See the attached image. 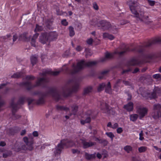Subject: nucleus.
Segmentation results:
<instances>
[{
	"mask_svg": "<svg viewBox=\"0 0 161 161\" xmlns=\"http://www.w3.org/2000/svg\"><path fill=\"white\" fill-rule=\"evenodd\" d=\"M113 55L112 54L108 53H106L105 54V57L108 59L112 57Z\"/></svg>",
	"mask_w": 161,
	"mask_h": 161,
	"instance_id": "obj_51",
	"label": "nucleus"
},
{
	"mask_svg": "<svg viewBox=\"0 0 161 161\" xmlns=\"http://www.w3.org/2000/svg\"><path fill=\"white\" fill-rule=\"evenodd\" d=\"M123 131V130L122 128L119 127L117 129V132L118 133L120 134Z\"/></svg>",
	"mask_w": 161,
	"mask_h": 161,
	"instance_id": "obj_60",
	"label": "nucleus"
},
{
	"mask_svg": "<svg viewBox=\"0 0 161 161\" xmlns=\"http://www.w3.org/2000/svg\"><path fill=\"white\" fill-rule=\"evenodd\" d=\"M81 143L83 145V147L84 148H86L96 145V143L92 142H87L84 140H81Z\"/></svg>",
	"mask_w": 161,
	"mask_h": 161,
	"instance_id": "obj_15",
	"label": "nucleus"
},
{
	"mask_svg": "<svg viewBox=\"0 0 161 161\" xmlns=\"http://www.w3.org/2000/svg\"><path fill=\"white\" fill-rule=\"evenodd\" d=\"M72 151L73 154L77 153L79 154L80 153V151L77 149H72Z\"/></svg>",
	"mask_w": 161,
	"mask_h": 161,
	"instance_id": "obj_52",
	"label": "nucleus"
},
{
	"mask_svg": "<svg viewBox=\"0 0 161 161\" xmlns=\"http://www.w3.org/2000/svg\"><path fill=\"white\" fill-rule=\"evenodd\" d=\"M133 14L134 15V17L137 18V20L146 23H148L149 22L148 16L144 14V11L142 9L138 10V12H137L136 10V13Z\"/></svg>",
	"mask_w": 161,
	"mask_h": 161,
	"instance_id": "obj_6",
	"label": "nucleus"
},
{
	"mask_svg": "<svg viewBox=\"0 0 161 161\" xmlns=\"http://www.w3.org/2000/svg\"><path fill=\"white\" fill-rule=\"evenodd\" d=\"M74 145V142L71 141H69L67 140H63L61 141L60 143L58 144L55 148L54 154L55 156L59 155L62 150L63 149L64 146L67 147H72Z\"/></svg>",
	"mask_w": 161,
	"mask_h": 161,
	"instance_id": "obj_5",
	"label": "nucleus"
},
{
	"mask_svg": "<svg viewBox=\"0 0 161 161\" xmlns=\"http://www.w3.org/2000/svg\"><path fill=\"white\" fill-rule=\"evenodd\" d=\"M105 91L106 92L109 94H111L112 93L111 85L109 82H108V83L107 86L105 89Z\"/></svg>",
	"mask_w": 161,
	"mask_h": 161,
	"instance_id": "obj_32",
	"label": "nucleus"
},
{
	"mask_svg": "<svg viewBox=\"0 0 161 161\" xmlns=\"http://www.w3.org/2000/svg\"><path fill=\"white\" fill-rule=\"evenodd\" d=\"M85 157L87 160H91L92 159L95 158H96V153L89 154L86 152L85 154Z\"/></svg>",
	"mask_w": 161,
	"mask_h": 161,
	"instance_id": "obj_22",
	"label": "nucleus"
},
{
	"mask_svg": "<svg viewBox=\"0 0 161 161\" xmlns=\"http://www.w3.org/2000/svg\"><path fill=\"white\" fill-rule=\"evenodd\" d=\"M161 95V89L159 88H156L155 91L152 93L151 96V98H155L158 96Z\"/></svg>",
	"mask_w": 161,
	"mask_h": 161,
	"instance_id": "obj_13",
	"label": "nucleus"
},
{
	"mask_svg": "<svg viewBox=\"0 0 161 161\" xmlns=\"http://www.w3.org/2000/svg\"><path fill=\"white\" fill-rule=\"evenodd\" d=\"M71 108H72V114H73L74 115H75L78 111V107L77 106L73 105L71 107Z\"/></svg>",
	"mask_w": 161,
	"mask_h": 161,
	"instance_id": "obj_39",
	"label": "nucleus"
},
{
	"mask_svg": "<svg viewBox=\"0 0 161 161\" xmlns=\"http://www.w3.org/2000/svg\"><path fill=\"white\" fill-rule=\"evenodd\" d=\"M18 38V36L17 34H15L13 36V42H15Z\"/></svg>",
	"mask_w": 161,
	"mask_h": 161,
	"instance_id": "obj_54",
	"label": "nucleus"
},
{
	"mask_svg": "<svg viewBox=\"0 0 161 161\" xmlns=\"http://www.w3.org/2000/svg\"><path fill=\"white\" fill-rule=\"evenodd\" d=\"M130 50L129 48L127 47H125L123 49V51L121 52L116 51L115 52V53L117 54L120 55H122L124 54L126 52L129 51Z\"/></svg>",
	"mask_w": 161,
	"mask_h": 161,
	"instance_id": "obj_26",
	"label": "nucleus"
},
{
	"mask_svg": "<svg viewBox=\"0 0 161 161\" xmlns=\"http://www.w3.org/2000/svg\"><path fill=\"white\" fill-rule=\"evenodd\" d=\"M140 80L143 82L147 81L148 80L151 79L150 75H143L140 77Z\"/></svg>",
	"mask_w": 161,
	"mask_h": 161,
	"instance_id": "obj_25",
	"label": "nucleus"
},
{
	"mask_svg": "<svg viewBox=\"0 0 161 161\" xmlns=\"http://www.w3.org/2000/svg\"><path fill=\"white\" fill-rule=\"evenodd\" d=\"M148 2L149 4L151 6H153L154 5L155 3V2L154 1L150 0H148Z\"/></svg>",
	"mask_w": 161,
	"mask_h": 161,
	"instance_id": "obj_57",
	"label": "nucleus"
},
{
	"mask_svg": "<svg viewBox=\"0 0 161 161\" xmlns=\"http://www.w3.org/2000/svg\"><path fill=\"white\" fill-rule=\"evenodd\" d=\"M131 71V69L130 68H128V69L125 70H123L122 72V74H125L129 72L130 71Z\"/></svg>",
	"mask_w": 161,
	"mask_h": 161,
	"instance_id": "obj_55",
	"label": "nucleus"
},
{
	"mask_svg": "<svg viewBox=\"0 0 161 161\" xmlns=\"http://www.w3.org/2000/svg\"><path fill=\"white\" fill-rule=\"evenodd\" d=\"M106 134L112 140H113V138L114 137V136L112 132H106Z\"/></svg>",
	"mask_w": 161,
	"mask_h": 161,
	"instance_id": "obj_47",
	"label": "nucleus"
},
{
	"mask_svg": "<svg viewBox=\"0 0 161 161\" xmlns=\"http://www.w3.org/2000/svg\"><path fill=\"white\" fill-rule=\"evenodd\" d=\"M51 93L53 98L56 100H58L60 98V92L56 90L52 89Z\"/></svg>",
	"mask_w": 161,
	"mask_h": 161,
	"instance_id": "obj_16",
	"label": "nucleus"
},
{
	"mask_svg": "<svg viewBox=\"0 0 161 161\" xmlns=\"http://www.w3.org/2000/svg\"><path fill=\"white\" fill-rule=\"evenodd\" d=\"M97 25L101 29L104 31L109 30L111 26V24L106 20H101L97 22Z\"/></svg>",
	"mask_w": 161,
	"mask_h": 161,
	"instance_id": "obj_7",
	"label": "nucleus"
},
{
	"mask_svg": "<svg viewBox=\"0 0 161 161\" xmlns=\"http://www.w3.org/2000/svg\"><path fill=\"white\" fill-rule=\"evenodd\" d=\"M161 75L159 74H156L153 75V77L155 79H158L160 78Z\"/></svg>",
	"mask_w": 161,
	"mask_h": 161,
	"instance_id": "obj_59",
	"label": "nucleus"
},
{
	"mask_svg": "<svg viewBox=\"0 0 161 161\" xmlns=\"http://www.w3.org/2000/svg\"><path fill=\"white\" fill-rule=\"evenodd\" d=\"M39 35V34L38 33H36L33 36L31 40V44L32 46L34 47L36 46V40L37 38Z\"/></svg>",
	"mask_w": 161,
	"mask_h": 161,
	"instance_id": "obj_23",
	"label": "nucleus"
},
{
	"mask_svg": "<svg viewBox=\"0 0 161 161\" xmlns=\"http://www.w3.org/2000/svg\"><path fill=\"white\" fill-rule=\"evenodd\" d=\"M49 42L56 40L57 39L58 35L55 31L47 33Z\"/></svg>",
	"mask_w": 161,
	"mask_h": 161,
	"instance_id": "obj_12",
	"label": "nucleus"
},
{
	"mask_svg": "<svg viewBox=\"0 0 161 161\" xmlns=\"http://www.w3.org/2000/svg\"><path fill=\"white\" fill-rule=\"evenodd\" d=\"M138 64V61L137 59L134 58L132 59L129 63V65L134 66Z\"/></svg>",
	"mask_w": 161,
	"mask_h": 161,
	"instance_id": "obj_33",
	"label": "nucleus"
},
{
	"mask_svg": "<svg viewBox=\"0 0 161 161\" xmlns=\"http://www.w3.org/2000/svg\"><path fill=\"white\" fill-rule=\"evenodd\" d=\"M27 100L28 101L29 105H30L34 101V100L33 99L31 98H28Z\"/></svg>",
	"mask_w": 161,
	"mask_h": 161,
	"instance_id": "obj_62",
	"label": "nucleus"
},
{
	"mask_svg": "<svg viewBox=\"0 0 161 161\" xmlns=\"http://www.w3.org/2000/svg\"><path fill=\"white\" fill-rule=\"evenodd\" d=\"M93 8L95 9L96 10H98V7L96 3H94L93 4Z\"/></svg>",
	"mask_w": 161,
	"mask_h": 161,
	"instance_id": "obj_56",
	"label": "nucleus"
},
{
	"mask_svg": "<svg viewBox=\"0 0 161 161\" xmlns=\"http://www.w3.org/2000/svg\"><path fill=\"white\" fill-rule=\"evenodd\" d=\"M139 69L137 68H136L134 70L132 71V73L133 74H135L139 72Z\"/></svg>",
	"mask_w": 161,
	"mask_h": 161,
	"instance_id": "obj_63",
	"label": "nucleus"
},
{
	"mask_svg": "<svg viewBox=\"0 0 161 161\" xmlns=\"http://www.w3.org/2000/svg\"><path fill=\"white\" fill-rule=\"evenodd\" d=\"M123 83L126 86H131V82L125 80L123 81Z\"/></svg>",
	"mask_w": 161,
	"mask_h": 161,
	"instance_id": "obj_53",
	"label": "nucleus"
},
{
	"mask_svg": "<svg viewBox=\"0 0 161 161\" xmlns=\"http://www.w3.org/2000/svg\"><path fill=\"white\" fill-rule=\"evenodd\" d=\"M97 64L96 61L85 62L84 60H81L78 62L76 66L74 64L72 66V69L70 70L72 74L76 73L81 70L86 66L91 67Z\"/></svg>",
	"mask_w": 161,
	"mask_h": 161,
	"instance_id": "obj_2",
	"label": "nucleus"
},
{
	"mask_svg": "<svg viewBox=\"0 0 161 161\" xmlns=\"http://www.w3.org/2000/svg\"><path fill=\"white\" fill-rule=\"evenodd\" d=\"M139 91L141 92V95L143 97H146L149 95V93L147 92L143 88H140Z\"/></svg>",
	"mask_w": 161,
	"mask_h": 161,
	"instance_id": "obj_31",
	"label": "nucleus"
},
{
	"mask_svg": "<svg viewBox=\"0 0 161 161\" xmlns=\"http://www.w3.org/2000/svg\"><path fill=\"white\" fill-rule=\"evenodd\" d=\"M27 33H24L19 36V39L20 40H23L28 42L30 40V37L27 36Z\"/></svg>",
	"mask_w": 161,
	"mask_h": 161,
	"instance_id": "obj_18",
	"label": "nucleus"
},
{
	"mask_svg": "<svg viewBox=\"0 0 161 161\" xmlns=\"http://www.w3.org/2000/svg\"><path fill=\"white\" fill-rule=\"evenodd\" d=\"M148 110L142 106H138L136 108V112L139 115L140 119L143 118L147 114Z\"/></svg>",
	"mask_w": 161,
	"mask_h": 161,
	"instance_id": "obj_8",
	"label": "nucleus"
},
{
	"mask_svg": "<svg viewBox=\"0 0 161 161\" xmlns=\"http://www.w3.org/2000/svg\"><path fill=\"white\" fill-rule=\"evenodd\" d=\"M121 81L122 80L121 79H118L114 84V88H116L119 86V84L121 83Z\"/></svg>",
	"mask_w": 161,
	"mask_h": 161,
	"instance_id": "obj_46",
	"label": "nucleus"
},
{
	"mask_svg": "<svg viewBox=\"0 0 161 161\" xmlns=\"http://www.w3.org/2000/svg\"><path fill=\"white\" fill-rule=\"evenodd\" d=\"M99 143L102 144L104 146H106L108 144V142L105 139H100Z\"/></svg>",
	"mask_w": 161,
	"mask_h": 161,
	"instance_id": "obj_44",
	"label": "nucleus"
},
{
	"mask_svg": "<svg viewBox=\"0 0 161 161\" xmlns=\"http://www.w3.org/2000/svg\"><path fill=\"white\" fill-rule=\"evenodd\" d=\"M105 86V83H103L101 84H100L97 88V90L98 91L100 92L103 90Z\"/></svg>",
	"mask_w": 161,
	"mask_h": 161,
	"instance_id": "obj_41",
	"label": "nucleus"
},
{
	"mask_svg": "<svg viewBox=\"0 0 161 161\" xmlns=\"http://www.w3.org/2000/svg\"><path fill=\"white\" fill-rule=\"evenodd\" d=\"M153 118L155 119H158L161 117V111H154L151 114Z\"/></svg>",
	"mask_w": 161,
	"mask_h": 161,
	"instance_id": "obj_17",
	"label": "nucleus"
},
{
	"mask_svg": "<svg viewBox=\"0 0 161 161\" xmlns=\"http://www.w3.org/2000/svg\"><path fill=\"white\" fill-rule=\"evenodd\" d=\"M79 86V83H75V85L73 86L72 91L73 92L76 91L78 89Z\"/></svg>",
	"mask_w": 161,
	"mask_h": 161,
	"instance_id": "obj_43",
	"label": "nucleus"
},
{
	"mask_svg": "<svg viewBox=\"0 0 161 161\" xmlns=\"http://www.w3.org/2000/svg\"><path fill=\"white\" fill-rule=\"evenodd\" d=\"M124 149L127 153H129L130 152L132 151V147L130 145H127L124 147Z\"/></svg>",
	"mask_w": 161,
	"mask_h": 161,
	"instance_id": "obj_38",
	"label": "nucleus"
},
{
	"mask_svg": "<svg viewBox=\"0 0 161 161\" xmlns=\"http://www.w3.org/2000/svg\"><path fill=\"white\" fill-rule=\"evenodd\" d=\"M47 33H42L38 39L39 42L43 44L49 42Z\"/></svg>",
	"mask_w": 161,
	"mask_h": 161,
	"instance_id": "obj_9",
	"label": "nucleus"
},
{
	"mask_svg": "<svg viewBox=\"0 0 161 161\" xmlns=\"http://www.w3.org/2000/svg\"><path fill=\"white\" fill-rule=\"evenodd\" d=\"M101 105H104L105 107L104 109H103V112L109 115H114L115 113V111L113 109H110L108 105L106 103H103V104L101 103Z\"/></svg>",
	"mask_w": 161,
	"mask_h": 161,
	"instance_id": "obj_10",
	"label": "nucleus"
},
{
	"mask_svg": "<svg viewBox=\"0 0 161 161\" xmlns=\"http://www.w3.org/2000/svg\"><path fill=\"white\" fill-rule=\"evenodd\" d=\"M129 7L130 10L132 14L136 13V8L139 6V4L136 1L130 0L129 1Z\"/></svg>",
	"mask_w": 161,
	"mask_h": 161,
	"instance_id": "obj_11",
	"label": "nucleus"
},
{
	"mask_svg": "<svg viewBox=\"0 0 161 161\" xmlns=\"http://www.w3.org/2000/svg\"><path fill=\"white\" fill-rule=\"evenodd\" d=\"M56 108L58 110H65L66 111H69V108L65 107H63L59 105H57L56 106Z\"/></svg>",
	"mask_w": 161,
	"mask_h": 161,
	"instance_id": "obj_35",
	"label": "nucleus"
},
{
	"mask_svg": "<svg viewBox=\"0 0 161 161\" xmlns=\"http://www.w3.org/2000/svg\"><path fill=\"white\" fill-rule=\"evenodd\" d=\"M62 24L63 25L65 26L67 25H68V22L66 21V19H64L62 21Z\"/></svg>",
	"mask_w": 161,
	"mask_h": 161,
	"instance_id": "obj_58",
	"label": "nucleus"
},
{
	"mask_svg": "<svg viewBox=\"0 0 161 161\" xmlns=\"http://www.w3.org/2000/svg\"><path fill=\"white\" fill-rule=\"evenodd\" d=\"M160 43H161V38H157L149 42L148 44L146 45V46L149 47L153 44Z\"/></svg>",
	"mask_w": 161,
	"mask_h": 161,
	"instance_id": "obj_19",
	"label": "nucleus"
},
{
	"mask_svg": "<svg viewBox=\"0 0 161 161\" xmlns=\"http://www.w3.org/2000/svg\"><path fill=\"white\" fill-rule=\"evenodd\" d=\"M31 63L32 65H34L37 62V56L36 55L32 56L31 57Z\"/></svg>",
	"mask_w": 161,
	"mask_h": 161,
	"instance_id": "obj_29",
	"label": "nucleus"
},
{
	"mask_svg": "<svg viewBox=\"0 0 161 161\" xmlns=\"http://www.w3.org/2000/svg\"><path fill=\"white\" fill-rule=\"evenodd\" d=\"M93 90L92 87L89 86H87L84 88L83 91V94L87 95L89 93L91 92Z\"/></svg>",
	"mask_w": 161,
	"mask_h": 161,
	"instance_id": "obj_21",
	"label": "nucleus"
},
{
	"mask_svg": "<svg viewBox=\"0 0 161 161\" xmlns=\"http://www.w3.org/2000/svg\"><path fill=\"white\" fill-rule=\"evenodd\" d=\"M118 126V125L117 123H114L112 126V128L115 129L117 128Z\"/></svg>",
	"mask_w": 161,
	"mask_h": 161,
	"instance_id": "obj_61",
	"label": "nucleus"
},
{
	"mask_svg": "<svg viewBox=\"0 0 161 161\" xmlns=\"http://www.w3.org/2000/svg\"><path fill=\"white\" fill-rule=\"evenodd\" d=\"M33 138L32 136H30L29 138L26 136L24 137L23 138V140L26 145H21V147H20L18 146L19 144L16 143L15 145V148L19 150L22 149L24 150H28L30 151L32 150L33 148V146L34 143Z\"/></svg>",
	"mask_w": 161,
	"mask_h": 161,
	"instance_id": "obj_3",
	"label": "nucleus"
},
{
	"mask_svg": "<svg viewBox=\"0 0 161 161\" xmlns=\"http://www.w3.org/2000/svg\"><path fill=\"white\" fill-rule=\"evenodd\" d=\"M161 105L159 104H155L153 106V110L154 111H161Z\"/></svg>",
	"mask_w": 161,
	"mask_h": 161,
	"instance_id": "obj_34",
	"label": "nucleus"
},
{
	"mask_svg": "<svg viewBox=\"0 0 161 161\" xmlns=\"http://www.w3.org/2000/svg\"><path fill=\"white\" fill-rule=\"evenodd\" d=\"M60 72V71H57L51 72L49 71L45 70H43L42 73H40L39 74L41 76H44L47 74H51L52 75L55 76L58 75Z\"/></svg>",
	"mask_w": 161,
	"mask_h": 161,
	"instance_id": "obj_14",
	"label": "nucleus"
},
{
	"mask_svg": "<svg viewBox=\"0 0 161 161\" xmlns=\"http://www.w3.org/2000/svg\"><path fill=\"white\" fill-rule=\"evenodd\" d=\"M124 108L129 111H131L133 109V103L132 102H129L127 104L125 105Z\"/></svg>",
	"mask_w": 161,
	"mask_h": 161,
	"instance_id": "obj_24",
	"label": "nucleus"
},
{
	"mask_svg": "<svg viewBox=\"0 0 161 161\" xmlns=\"http://www.w3.org/2000/svg\"><path fill=\"white\" fill-rule=\"evenodd\" d=\"M143 133L142 131H141L140 133H139V140L141 141H142L144 139V138L143 137Z\"/></svg>",
	"mask_w": 161,
	"mask_h": 161,
	"instance_id": "obj_50",
	"label": "nucleus"
},
{
	"mask_svg": "<svg viewBox=\"0 0 161 161\" xmlns=\"http://www.w3.org/2000/svg\"><path fill=\"white\" fill-rule=\"evenodd\" d=\"M92 115L90 114L88 116L86 117V119L85 120H81L80 121L82 125H84L85 123H89L91 121V118Z\"/></svg>",
	"mask_w": 161,
	"mask_h": 161,
	"instance_id": "obj_27",
	"label": "nucleus"
},
{
	"mask_svg": "<svg viewBox=\"0 0 161 161\" xmlns=\"http://www.w3.org/2000/svg\"><path fill=\"white\" fill-rule=\"evenodd\" d=\"M22 75V72H17L11 76V77L14 78H18L21 77Z\"/></svg>",
	"mask_w": 161,
	"mask_h": 161,
	"instance_id": "obj_36",
	"label": "nucleus"
},
{
	"mask_svg": "<svg viewBox=\"0 0 161 161\" xmlns=\"http://www.w3.org/2000/svg\"><path fill=\"white\" fill-rule=\"evenodd\" d=\"M118 28L115 25H111V26L108 31H110L114 34H116L118 32Z\"/></svg>",
	"mask_w": 161,
	"mask_h": 161,
	"instance_id": "obj_30",
	"label": "nucleus"
},
{
	"mask_svg": "<svg viewBox=\"0 0 161 161\" xmlns=\"http://www.w3.org/2000/svg\"><path fill=\"white\" fill-rule=\"evenodd\" d=\"M43 28L41 26H40L37 25H36V28L35 29L34 31L35 32L40 31H42Z\"/></svg>",
	"mask_w": 161,
	"mask_h": 161,
	"instance_id": "obj_45",
	"label": "nucleus"
},
{
	"mask_svg": "<svg viewBox=\"0 0 161 161\" xmlns=\"http://www.w3.org/2000/svg\"><path fill=\"white\" fill-rule=\"evenodd\" d=\"M26 79L27 81L25 82L21 83L20 84V85L24 86L28 90H30L35 87L40 86L48 81V79L45 77H38L36 84L34 85H32L30 80H34L35 79V77L31 75H28L26 76Z\"/></svg>",
	"mask_w": 161,
	"mask_h": 161,
	"instance_id": "obj_1",
	"label": "nucleus"
},
{
	"mask_svg": "<svg viewBox=\"0 0 161 161\" xmlns=\"http://www.w3.org/2000/svg\"><path fill=\"white\" fill-rule=\"evenodd\" d=\"M103 36V38H108L110 40H113L114 38V37L113 35L107 33H104Z\"/></svg>",
	"mask_w": 161,
	"mask_h": 161,
	"instance_id": "obj_28",
	"label": "nucleus"
},
{
	"mask_svg": "<svg viewBox=\"0 0 161 161\" xmlns=\"http://www.w3.org/2000/svg\"><path fill=\"white\" fill-rule=\"evenodd\" d=\"M109 70L108 69H105L102 71L98 76V78L100 79H103L104 77L107 75L109 72Z\"/></svg>",
	"mask_w": 161,
	"mask_h": 161,
	"instance_id": "obj_20",
	"label": "nucleus"
},
{
	"mask_svg": "<svg viewBox=\"0 0 161 161\" xmlns=\"http://www.w3.org/2000/svg\"><path fill=\"white\" fill-rule=\"evenodd\" d=\"M93 42V40L91 38H90L86 40V42L87 44L90 45H92V44Z\"/></svg>",
	"mask_w": 161,
	"mask_h": 161,
	"instance_id": "obj_49",
	"label": "nucleus"
},
{
	"mask_svg": "<svg viewBox=\"0 0 161 161\" xmlns=\"http://www.w3.org/2000/svg\"><path fill=\"white\" fill-rule=\"evenodd\" d=\"M147 147H146L142 146L139 147L138 149V151L140 153H143L146 151Z\"/></svg>",
	"mask_w": 161,
	"mask_h": 161,
	"instance_id": "obj_42",
	"label": "nucleus"
},
{
	"mask_svg": "<svg viewBox=\"0 0 161 161\" xmlns=\"http://www.w3.org/2000/svg\"><path fill=\"white\" fill-rule=\"evenodd\" d=\"M44 99L42 97L40 98L37 101L36 103L38 104H40L43 103H44Z\"/></svg>",
	"mask_w": 161,
	"mask_h": 161,
	"instance_id": "obj_48",
	"label": "nucleus"
},
{
	"mask_svg": "<svg viewBox=\"0 0 161 161\" xmlns=\"http://www.w3.org/2000/svg\"><path fill=\"white\" fill-rule=\"evenodd\" d=\"M138 115L136 114H133L130 115V120L132 121H135L137 119Z\"/></svg>",
	"mask_w": 161,
	"mask_h": 161,
	"instance_id": "obj_37",
	"label": "nucleus"
},
{
	"mask_svg": "<svg viewBox=\"0 0 161 161\" xmlns=\"http://www.w3.org/2000/svg\"><path fill=\"white\" fill-rule=\"evenodd\" d=\"M26 133V130H24L21 131L20 132V135L22 136L24 135Z\"/></svg>",
	"mask_w": 161,
	"mask_h": 161,
	"instance_id": "obj_64",
	"label": "nucleus"
},
{
	"mask_svg": "<svg viewBox=\"0 0 161 161\" xmlns=\"http://www.w3.org/2000/svg\"><path fill=\"white\" fill-rule=\"evenodd\" d=\"M15 98H12L11 101L10 107L12 108V111L13 114L12 118L14 119H18L20 117V116L19 115H16L15 114V111L19 108L18 105L20 104H23L24 103V98L23 97H20L17 103L15 104L14 103Z\"/></svg>",
	"mask_w": 161,
	"mask_h": 161,
	"instance_id": "obj_4",
	"label": "nucleus"
},
{
	"mask_svg": "<svg viewBox=\"0 0 161 161\" xmlns=\"http://www.w3.org/2000/svg\"><path fill=\"white\" fill-rule=\"evenodd\" d=\"M69 36H74L75 34L74 29L72 26H70L69 27Z\"/></svg>",
	"mask_w": 161,
	"mask_h": 161,
	"instance_id": "obj_40",
	"label": "nucleus"
}]
</instances>
